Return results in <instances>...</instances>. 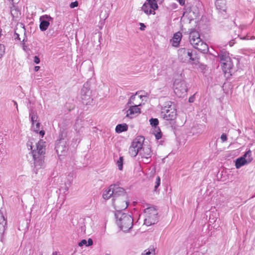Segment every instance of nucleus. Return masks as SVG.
<instances>
[{"instance_id":"35","label":"nucleus","mask_w":255,"mask_h":255,"mask_svg":"<svg viewBox=\"0 0 255 255\" xmlns=\"http://www.w3.org/2000/svg\"><path fill=\"white\" fill-rule=\"evenodd\" d=\"M40 59L38 58V56H35L34 57V62L36 64H39L40 63Z\"/></svg>"},{"instance_id":"28","label":"nucleus","mask_w":255,"mask_h":255,"mask_svg":"<svg viewBox=\"0 0 255 255\" xmlns=\"http://www.w3.org/2000/svg\"><path fill=\"white\" fill-rule=\"evenodd\" d=\"M149 121H150V125L152 127H156L158 125V120L157 119L152 118Z\"/></svg>"},{"instance_id":"4","label":"nucleus","mask_w":255,"mask_h":255,"mask_svg":"<svg viewBox=\"0 0 255 255\" xmlns=\"http://www.w3.org/2000/svg\"><path fill=\"white\" fill-rule=\"evenodd\" d=\"M189 41L195 48L203 53H206L208 51V45L201 39L200 34L197 31L193 29L190 31Z\"/></svg>"},{"instance_id":"7","label":"nucleus","mask_w":255,"mask_h":255,"mask_svg":"<svg viewBox=\"0 0 255 255\" xmlns=\"http://www.w3.org/2000/svg\"><path fill=\"white\" fill-rule=\"evenodd\" d=\"M178 58L182 62L196 63L198 60L193 57L192 52L189 49L181 48L178 50Z\"/></svg>"},{"instance_id":"51","label":"nucleus","mask_w":255,"mask_h":255,"mask_svg":"<svg viewBox=\"0 0 255 255\" xmlns=\"http://www.w3.org/2000/svg\"><path fill=\"white\" fill-rule=\"evenodd\" d=\"M106 255H110V254H106Z\"/></svg>"},{"instance_id":"48","label":"nucleus","mask_w":255,"mask_h":255,"mask_svg":"<svg viewBox=\"0 0 255 255\" xmlns=\"http://www.w3.org/2000/svg\"><path fill=\"white\" fill-rule=\"evenodd\" d=\"M57 254H57V252H54V253H53V255H57Z\"/></svg>"},{"instance_id":"6","label":"nucleus","mask_w":255,"mask_h":255,"mask_svg":"<svg viewBox=\"0 0 255 255\" xmlns=\"http://www.w3.org/2000/svg\"><path fill=\"white\" fill-rule=\"evenodd\" d=\"M145 218L144 224L146 226L154 224L158 221V213L153 207H150L144 210Z\"/></svg>"},{"instance_id":"1","label":"nucleus","mask_w":255,"mask_h":255,"mask_svg":"<svg viewBox=\"0 0 255 255\" xmlns=\"http://www.w3.org/2000/svg\"><path fill=\"white\" fill-rule=\"evenodd\" d=\"M30 147L35 167L37 168H41L44 163L45 142L42 140H40L37 143H35L34 144L31 142Z\"/></svg>"},{"instance_id":"18","label":"nucleus","mask_w":255,"mask_h":255,"mask_svg":"<svg viewBox=\"0 0 255 255\" xmlns=\"http://www.w3.org/2000/svg\"><path fill=\"white\" fill-rule=\"evenodd\" d=\"M151 148L149 146H142L141 149L140 150L139 155L141 158H144L146 161L145 162H148L149 159L151 156Z\"/></svg>"},{"instance_id":"26","label":"nucleus","mask_w":255,"mask_h":255,"mask_svg":"<svg viewBox=\"0 0 255 255\" xmlns=\"http://www.w3.org/2000/svg\"><path fill=\"white\" fill-rule=\"evenodd\" d=\"M40 123L39 122L36 123L35 125H32V128L35 132H38L40 128Z\"/></svg>"},{"instance_id":"11","label":"nucleus","mask_w":255,"mask_h":255,"mask_svg":"<svg viewBox=\"0 0 255 255\" xmlns=\"http://www.w3.org/2000/svg\"><path fill=\"white\" fill-rule=\"evenodd\" d=\"M144 138L142 136H139L135 138L131 143L129 148L128 153L132 157L136 156L141 149Z\"/></svg>"},{"instance_id":"24","label":"nucleus","mask_w":255,"mask_h":255,"mask_svg":"<svg viewBox=\"0 0 255 255\" xmlns=\"http://www.w3.org/2000/svg\"><path fill=\"white\" fill-rule=\"evenodd\" d=\"M124 158L123 157L121 156L119 160L117 161V165L119 170H122L123 169Z\"/></svg>"},{"instance_id":"38","label":"nucleus","mask_w":255,"mask_h":255,"mask_svg":"<svg viewBox=\"0 0 255 255\" xmlns=\"http://www.w3.org/2000/svg\"><path fill=\"white\" fill-rule=\"evenodd\" d=\"M155 137L157 139H159L161 137V134L160 132L157 133L156 134H155Z\"/></svg>"},{"instance_id":"14","label":"nucleus","mask_w":255,"mask_h":255,"mask_svg":"<svg viewBox=\"0 0 255 255\" xmlns=\"http://www.w3.org/2000/svg\"><path fill=\"white\" fill-rule=\"evenodd\" d=\"M252 160V151L249 150L243 156L236 160V166L237 168H239L245 164L250 163Z\"/></svg>"},{"instance_id":"44","label":"nucleus","mask_w":255,"mask_h":255,"mask_svg":"<svg viewBox=\"0 0 255 255\" xmlns=\"http://www.w3.org/2000/svg\"><path fill=\"white\" fill-rule=\"evenodd\" d=\"M40 69V67L38 66H36L34 67V71H38Z\"/></svg>"},{"instance_id":"34","label":"nucleus","mask_w":255,"mask_h":255,"mask_svg":"<svg viewBox=\"0 0 255 255\" xmlns=\"http://www.w3.org/2000/svg\"><path fill=\"white\" fill-rule=\"evenodd\" d=\"M221 139L223 142H224L227 140V137L226 134L223 133L221 136Z\"/></svg>"},{"instance_id":"43","label":"nucleus","mask_w":255,"mask_h":255,"mask_svg":"<svg viewBox=\"0 0 255 255\" xmlns=\"http://www.w3.org/2000/svg\"><path fill=\"white\" fill-rule=\"evenodd\" d=\"M12 102L13 103L14 105L15 106L17 110L18 111V106H17V103L15 101H13V100Z\"/></svg>"},{"instance_id":"23","label":"nucleus","mask_w":255,"mask_h":255,"mask_svg":"<svg viewBox=\"0 0 255 255\" xmlns=\"http://www.w3.org/2000/svg\"><path fill=\"white\" fill-rule=\"evenodd\" d=\"M29 116L31 118V122L32 123V125L33 124L35 125V124L37 123V120L38 119V117L37 116V114L36 112H35L33 111H31L30 113Z\"/></svg>"},{"instance_id":"50","label":"nucleus","mask_w":255,"mask_h":255,"mask_svg":"<svg viewBox=\"0 0 255 255\" xmlns=\"http://www.w3.org/2000/svg\"><path fill=\"white\" fill-rule=\"evenodd\" d=\"M255 197V195H254V196H252V198H254V197Z\"/></svg>"},{"instance_id":"10","label":"nucleus","mask_w":255,"mask_h":255,"mask_svg":"<svg viewBox=\"0 0 255 255\" xmlns=\"http://www.w3.org/2000/svg\"><path fill=\"white\" fill-rule=\"evenodd\" d=\"M219 57L223 71L225 73L228 72V70L232 69L233 66L231 59L229 56V53L226 51L222 50L219 54Z\"/></svg>"},{"instance_id":"31","label":"nucleus","mask_w":255,"mask_h":255,"mask_svg":"<svg viewBox=\"0 0 255 255\" xmlns=\"http://www.w3.org/2000/svg\"><path fill=\"white\" fill-rule=\"evenodd\" d=\"M141 255H154V253H151L149 250H146L141 254Z\"/></svg>"},{"instance_id":"46","label":"nucleus","mask_w":255,"mask_h":255,"mask_svg":"<svg viewBox=\"0 0 255 255\" xmlns=\"http://www.w3.org/2000/svg\"><path fill=\"white\" fill-rule=\"evenodd\" d=\"M15 39H20V38H19V34H18L17 33H15Z\"/></svg>"},{"instance_id":"3","label":"nucleus","mask_w":255,"mask_h":255,"mask_svg":"<svg viewBox=\"0 0 255 255\" xmlns=\"http://www.w3.org/2000/svg\"><path fill=\"white\" fill-rule=\"evenodd\" d=\"M129 199L128 194L123 188V193H119L115 198L112 199V205L116 212H122L126 209L129 204Z\"/></svg>"},{"instance_id":"33","label":"nucleus","mask_w":255,"mask_h":255,"mask_svg":"<svg viewBox=\"0 0 255 255\" xmlns=\"http://www.w3.org/2000/svg\"><path fill=\"white\" fill-rule=\"evenodd\" d=\"M79 246L82 247L84 245H85L86 247H87V241L86 240H82L79 244Z\"/></svg>"},{"instance_id":"30","label":"nucleus","mask_w":255,"mask_h":255,"mask_svg":"<svg viewBox=\"0 0 255 255\" xmlns=\"http://www.w3.org/2000/svg\"><path fill=\"white\" fill-rule=\"evenodd\" d=\"M4 53H5L4 46L2 44H0V59H1L3 57Z\"/></svg>"},{"instance_id":"32","label":"nucleus","mask_w":255,"mask_h":255,"mask_svg":"<svg viewBox=\"0 0 255 255\" xmlns=\"http://www.w3.org/2000/svg\"><path fill=\"white\" fill-rule=\"evenodd\" d=\"M78 5V2L77 1H75L74 2H72L70 4V7L71 8H73L75 7H77Z\"/></svg>"},{"instance_id":"42","label":"nucleus","mask_w":255,"mask_h":255,"mask_svg":"<svg viewBox=\"0 0 255 255\" xmlns=\"http://www.w3.org/2000/svg\"><path fill=\"white\" fill-rule=\"evenodd\" d=\"M23 49L25 51H27V50H28L27 46H25V45L23 44Z\"/></svg>"},{"instance_id":"27","label":"nucleus","mask_w":255,"mask_h":255,"mask_svg":"<svg viewBox=\"0 0 255 255\" xmlns=\"http://www.w3.org/2000/svg\"><path fill=\"white\" fill-rule=\"evenodd\" d=\"M137 94V93H136L135 95H132V96L130 97V99H129V100L128 102V103H127V104L128 106H131V105H135V104H134V103H133V100L135 99V96H136V95Z\"/></svg>"},{"instance_id":"41","label":"nucleus","mask_w":255,"mask_h":255,"mask_svg":"<svg viewBox=\"0 0 255 255\" xmlns=\"http://www.w3.org/2000/svg\"><path fill=\"white\" fill-rule=\"evenodd\" d=\"M178 1L181 5H183L185 4L184 0H178Z\"/></svg>"},{"instance_id":"29","label":"nucleus","mask_w":255,"mask_h":255,"mask_svg":"<svg viewBox=\"0 0 255 255\" xmlns=\"http://www.w3.org/2000/svg\"><path fill=\"white\" fill-rule=\"evenodd\" d=\"M82 127L81 124L79 123L78 121L75 123V130L77 133L80 131V129L82 128Z\"/></svg>"},{"instance_id":"13","label":"nucleus","mask_w":255,"mask_h":255,"mask_svg":"<svg viewBox=\"0 0 255 255\" xmlns=\"http://www.w3.org/2000/svg\"><path fill=\"white\" fill-rule=\"evenodd\" d=\"M142 10L147 14H155V10L158 8L156 0H146L142 5Z\"/></svg>"},{"instance_id":"37","label":"nucleus","mask_w":255,"mask_h":255,"mask_svg":"<svg viewBox=\"0 0 255 255\" xmlns=\"http://www.w3.org/2000/svg\"><path fill=\"white\" fill-rule=\"evenodd\" d=\"M93 243V240L89 238L88 241V244L87 243V247L92 245Z\"/></svg>"},{"instance_id":"22","label":"nucleus","mask_w":255,"mask_h":255,"mask_svg":"<svg viewBox=\"0 0 255 255\" xmlns=\"http://www.w3.org/2000/svg\"><path fill=\"white\" fill-rule=\"evenodd\" d=\"M128 128V127L126 124H119L116 126L115 130L117 133H121L127 131Z\"/></svg>"},{"instance_id":"25","label":"nucleus","mask_w":255,"mask_h":255,"mask_svg":"<svg viewBox=\"0 0 255 255\" xmlns=\"http://www.w3.org/2000/svg\"><path fill=\"white\" fill-rule=\"evenodd\" d=\"M160 184V179L159 176H157L155 180L154 191H156L157 188Z\"/></svg>"},{"instance_id":"16","label":"nucleus","mask_w":255,"mask_h":255,"mask_svg":"<svg viewBox=\"0 0 255 255\" xmlns=\"http://www.w3.org/2000/svg\"><path fill=\"white\" fill-rule=\"evenodd\" d=\"M40 23L39 25V28L42 31H45L49 25V20H52V18L47 14L42 15L40 17Z\"/></svg>"},{"instance_id":"21","label":"nucleus","mask_w":255,"mask_h":255,"mask_svg":"<svg viewBox=\"0 0 255 255\" xmlns=\"http://www.w3.org/2000/svg\"><path fill=\"white\" fill-rule=\"evenodd\" d=\"M6 221L2 214L0 212V234L3 233L5 230V225Z\"/></svg>"},{"instance_id":"2","label":"nucleus","mask_w":255,"mask_h":255,"mask_svg":"<svg viewBox=\"0 0 255 255\" xmlns=\"http://www.w3.org/2000/svg\"><path fill=\"white\" fill-rule=\"evenodd\" d=\"M115 216L118 226L124 232H128L132 228L133 219L129 215L122 212H116Z\"/></svg>"},{"instance_id":"5","label":"nucleus","mask_w":255,"mask_h":255,"mask_svg":"<svg viewBox=\"0 0 255 255\" xmlns=\"http://www.w3.org/2000/svg\"><path fill=\"white\" fill-rule=\"evenodd\" d=\"M161 116L166 121L175 120L177 116L175 105L170 101L166 102L164 107L162 108Z\"/></svg>"},{"instance_id":"17","label":"nucleus","mask_w":255,"mask_h":255,"mask_svg":"<svg viewBox=\"0 0 255 255\" xmlns=\"http://www.w3.org/2000/svg\"><path fill=\"white\" fill-rule=\"evenodd\" d=\"M140 104L131 105L129 106L128 110L126 112V117L131 119L134 117L135 115L140 113V109L138 108Z\"/></svg>"},{"instance_id":"19","label":"nucleus","mask_w":255,"mask_h":255,"mask_svg":"<svg viewBox=\"0 0 255 255\" xmlns=\"http://www.w3.org/2000/svg\"><path fill=\"white\" fill-rule=\"evenodd\" d=\"M182 38V33L180 32L175 33L173 38L170 40V43L174 47H178L179 45Z\"/></svg>"},{"instance_id":"15","label":"nucleus","mask_w":255,"mask_h":255,"mask_svg":"<svg viewBox=\"0 0 255 255\" xmlns=\"http://www.w3.org/2000/svg\"><path fill=\"white\" fill-rule=\"evenodd\" d=\"M55 149L59 156L65 155L67 151L66 142L64 139H60L57 141Z\"/></svg>"},{"instance_id":"47","label":"nucleus","mask_w":255,"mask_h":255,"mask_svg":"<svg viewBox=\"0 0 255 255\" xmlns=\"http://www.w3.org/2000/svg\"><path fill=\"white\" fill-rule=\"evenodd\" d=\"M108 16L109 15L108 14H106L103 17V18H104V19H106L108 17Z\"/></svg>"},{"instance_id":"39","label":"nucleus","mask_w":255,"mask_h":255,"mask_svg":"<svg viewBox=\"0 0 255 255\" xmlns=\"http://www.w3.org/2000/svg\"><path fill=\"white\" fill-rule=\"evenodd\" d=\"M140 29L141 30H143L144 28L145 27V25L143 23H140Z\"/></svg>"},{"instance_id":"12","label":"nucleus","mask_w":255,"mask_h":255,"mask_svg":"<svg viewBox=\"0 0 255 255\" xmlns=\"http://www.w3.org/2000/svg\"><path fill=\"white\" fill-rule=\"evenodd\" d=\"M91 93L88 84H85L81 91V99L84 104L87 105L92 103Z\"/></svg>"},{"instance_id":"36","label":"nucleus","mask_w":255,"mask_h":255,"mask_svg":"<svg viewBox=\"0 0 255 255\" xmlns=\"http://www.w3.org/2000/svg\"><path fill=\"white\" fill-rule=\"evenodd\" d=\"M195 95H192L189 98V103H193L195 101Z\"/></svg>"},{"instance_id":"45","label":"nucleus","mask_w":255,"mask_h":255,"mask_svg":"<svg viewBox=\"0 0 255 255\" xmlns=\"http://www.w3.org/2000/svg\"><path fill=\"white\" fill-rule=\"evenodd\" d=\"M234 44V40H232L229 42V44L230 46H232L233 44Z\"/></svg>"},{"instance_id":"20","label":"nucleus","mask_w":255,"mask_h":255,"mask_svg":"<svg viewBox=\"0 0 255 255\" xmlns=\"http://www.w3.org/2000/svg\"><path fill=\"white\" fill-rule=\"evenodd\" d=\"M215 6L220 12H225L227 9L226 2L225 0H216Z\"/></svg>"},{"instance_id":"8","label":"nucleus","mask_w":255,"mask_h":255,"mask_svg":"<svg viewBox=\"0 0 255 255\" xmlns=\"http://www.w3.org/2000/svg\"><path fill=\"white\" fill-rule=\"evenodd\" d=\"M121 192L123 193V188L117 184H112L104 190L102 196L105 200H107L112 197L115 198L119 193Z\"/></svg>"},{"instance_id":"49","label":"nucleus","mask_w":255,"mask_h":255,"mask_svg":"<svg viewBox=\"0 0 255 255\" xmlns=\"http://www.w3.org/2000/svg\"><path fill=\"white\" fill-rule=\"evenodd\" d=\"M139 97L140 99H141L142 98V96H139Z\"/></svg>"},{"instance_id":"40","label":"nucleus","mask_w":255,"mask_h":255,"mask_svg":"<svg viewBox=\"0 0 255 255\" xmlns=\"http://www.w3.org/2000/svg\"><path fill=\"white\" fill-rule=\"evenodd\" d=\"M39 133L41 137H43L45 134V131L43 130H41L39 131Z\"/></svg>"},{"instance_id":"9","label":"nucleus","mask_w":255,"mask_h":255,"mask_svg":"<svg viewBox=\"0 0 255 255\" xmlns=\"http://www.w3.org/2000/svg\"><path fill=\"white\" fill-rule=\"evenodd\" d=\"M173 88L175 94L179 97H184L186 95L188 90L187 83L185 81L181 79L175 80Z\"/></svg>"}]
</instances>
